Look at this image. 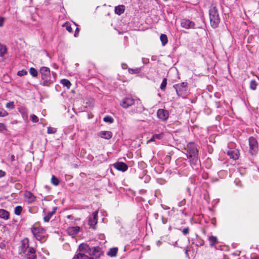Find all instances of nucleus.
<instances>
[{
  "mask_svg": "<svg viewBox=\"0 0 259 259\" xmlns=\"http://www.w3.org/2000/svg\"><path fill=\"white\" fill-rule=\"evenodd\" d=\"M103 120L106 122L112 123L114 119L110 116H106L103 118Z\"/></svg>",
  "mask_w": 259,
  "mask_h": 259,
  "instance_id": "nucleus-33",
  "label": "nucleus"
},
{
  "mask_svg": "<svg viewBox=\"0 0 259 259\" xmlns=\"http://www.w3.org/2000/svg\"><path fill=\"white\" fill-rule=\"evenodd\" d=\"M187 157L190 159V162L193 168L197 169L200 165L198 159V150L193 143H189L186 149Z\"/></svg>",
  "mask_w": 259,
  "mask_h": 259,
  "instance_id": "nucleus-2",
  "label": "nucleus"
},
{
  "mask_svg": "<svg viewBox=\"0 0 259 259\" xmlns=\"http://www.w3.org/2000/svg\"><path fill=\"white\" fill-rule=\"evenodd\" d=\"M100 136L102 138L108 140L112 137V134L110 131H102L100 133Z\"/></svg>",
  "mask_w": 259,
  "mask_h": 259,
  "instance_id": "nucleus-18",
  "label": "nucleus"
},
{
  "mask_svg": "<svg viewBox=\"0 0 259 259\" xmlns=\"http://www.w3.org/2000/svg\"><path fill=\"white\" fill-rule=\"evenodd\" d=\"M98 213L97 211H95L93 213L92 216L89 219V225L93 229H96V225L98 222Z\"/></svg>",
  "mask_w": 259,
  "mask_h": 259,
  "instance_id": "nucleus-8",
  "label": "nucleus"
},
{
  "mask_svg": "<svg viewBox=\"0 0 259 259\" xmlns=\"http://www.w3.org/2000/svg\"><path fill=\"white\" fill-rule=\"evenodd\" d=\"M24 253L26 254V259H36V258L35 250L32 247L28 248L26 253Z\"/></svg>",
  "mask_w": 259,
  "mask_h": 259,
  "instance_id": "nucleus-12",
  "label": "nucleus"
},
{
  "mask_svg": "<svg viewBox=\"0 0 259 259\" xmlns=\"http://www.w3.org/2000/svg\"><path fill=\"white\" fill-rule=\"evenodd\" d=\"M47 132L48 134H54L56 132V130L53 127H48Z\"/></svg>",
  "mask_w": 259,
  "mask_h": 259,
  "instance_id": "nucleus-38",
  "label": "nucleus"
},
{
  "mask_svg": "<svg viewBox=\"0 0 259 259\" xmlns=\"http://www.w3.org/2000/svg\"><path fill=\"white\" fill-rule=\"evenodd\" d=\"M140 69L139 68H137L136 69H129V72L130 73H132V74H133V73H139L140 72Z\"/></svg>",
  "mask_w": 259,
  "mask_h": 259,
  "instance_id": "nucleus-37",
  "label": "nucleus"
},
{
  "mask_svg": "<svg viewBox=\"0 0 259 259\" xmlns=\"http://www.w3.org/2000/svg\"><path fill=\"white\" fill-rule=\"evenodd\" d=\"M60 82L64 87H67V89H69L71 85L70 81L66 79H61Z\"/></svg>",
  "mask_w": 259,
  "mask_h": 259,
  "instance_id": "nucleus-22",
  "label": "nucleus"
},
{
  "mask_svg": "<svg viewBox=\"0 0 259 259\" xmlns=\"http://www.w3.org/2000/svg\"><path fill=\"white\" fill-rule=\"evenodd\" d=\"M178 96L185 95L187 90V83L186 82H182L174 85Z\"/></svg>",
  "mask_w": 259,
  "mask_h": 259,
  "instance_id": "nucleus-5",
  "label": "nucleus"
},
{
  "mask_svg": "<svg viewBox=\"0 0 259 259\" xmlns=\"http://www.w3.org/2000/svg\"><path fill=\"white\" fill-rule=\"evenodd\" d=\"M181 25L182 27L186 29L193 28L195 25L193 22L187 19L182 20Z\"/></svg>",
  "mask_w": 259,
  "mask_h": 259,
  "instance_id": "nucleus-13",
  "label": "nucleus"
},
{
  "mask_svg": "<svg viewBox=\"0 0 259 259\" xmlns=\"http://www.w3.org/2000/svg\"><path fill=\"white\" fill-rule=\"evenodd\" d=\"M22 211V207L21 206H17L14 209V213L17 215H20Z\"/></svg>",
  "mask_w": 259,
  "mask_h": 259,
  "instance_id": "nucleus-27",
  "label": "nucleus"
},
{
  "mask_svg": "<svg viewBox=\"0 0 259 259\" xmlns=\"http://www.w3.org/2000/svg\"><path fill=\"white\" fill-rule=\"evenodd\" d=\"M113 166L116 169L122 171H125L127 169V165L122 162H116L113 164Z\"/></svg>",
  "mask_w": 259,
  "mask_h": 259,
  "instance_id": "nucleus-14",
  "label": "nucleus"
},
{
  "mask_svg": "<svg viewBox=\"0 0 259 259\" xmlns=\"http://www.w3.org/2000/svg\"><path fill=\"white\" fill-rule=\"evenodd\" d=\"M5 175H6V172L2 170H0V178L4 177Z\"/></svg>",
  "mask_w": 259,
  "mask_h": 259,
  "instance_id": "nucleus-43",
  "label": "nucleus"
},
{
  "mask_svg": "<svg viewBox=\"0 0 259 259\" xmlns=\"http://www.w3.org/2000/svg\"><path fill=\"white\" fill-rule=\"evenodd\" d=\"M258 70H259V67L258 68Z\"/></svg>",
  "mask_w": 259,
  "mask_h": 259,
  "instance_id": "nucleus-52",
  "label": "nucleus"
},
{
  "mask_svg": "<svg viewBox=\"0 0 259 259\" xmlns=\"http://www.w3.org/2000/svg\"><path fill=\"white\" fill-rule=\"evenodd\" d=\"M29 247V240L27 238L23 239L21 242L20 253H26Z\"/></svg>",
  "mask_w": 259,
  "mask_h": 259,
  "instance_id": "nucleus-11",
  "label": "nucleus"
},
{
  "mask_svg": "<svg viewBox=\"0 0 259 259\" xmlns=\"http://www.w3.org/2000/svg\"><path fill=\"white\" fill-rule=\"evenodd\" d=\"M7 52L6 47L0 44V56H3Z\"/></svg>",
  "mask_w": 259,
  "mask_h": 259,
  "instance_id": "nucleus-28",
  "label": "nucleus"
},
{
  "mask_svg": "<svg viewBox=\"0 0 259 259\" xmlns=\"http://www.w3.org/2000/svg\"><path fill=\"white\" fill-rule=\"evenodd\" d=\"M157 117L163 121L166 120L168 117V112L162 109H159L157 112Z\"/></svg>",
  "mask_w": 259,
  "mask_h": 259,
  "instance_id": "nucleus-10",
  "label": "nucleus"
},
{
  "mask_svg": "<svg viewBox=\"0 0 259 259\" xmlns=\"http://www.w3.org/2000/svg\"><path fill=\"white\" fill-rule=\"evenodd\" d=\"M163 137V134H156L154 135V138L157 139H161Z\"/></svg>",
  "mask_w": 259,
  "mask_h": 259,
  "instance_id": "nucleus-40",
  "label": "nucleus"
},
{
  "mask_svg": "<svg viewBox=\"0 0 259 259\" xmlns=\"http://www.w3.org/2000/svg\"><path fill=\"white\" fill-rule=\"evenodd\" d=\"M31 232L33 233V235L35 237L36 239L38 240L41 241L45 237V231L42 229L32 228Z\"/></svg>",
  "mask_w": 259,
  "mask_h": 259,
  "instance_id": "nucleus-7",
  "label": "nucleus"
},
{
  "mask_svg": "<svg viewBox=\"0 0 259 259\" xmlns=\"http://www.w3.org/2000/svg\"><path fill=\"white\" fill-rule=\"evenodd\" d=\"M135 102L132 98H125L123 99L120 103V105L124 108H127L134 105Z\"/></svg>",
  "mask_w": 259,
  "mask_h": 259,
  "instance_id": "nucleus-9",
  "label": "nucleus"
},
{
  "mask_svg": "<svg viewBox=\"0 0 259 259\" xmlns=\"http://www.w3.org/2000/svg\"><path fill=\"white\" fill-rule=\"evenodd\" d=\"M185 199L183 200L182 201H181L179 204V206H181L185 204Z\"/></svg>",
  "mask_w": 259,
  "mask_h": 259,
  "instance_id": "nucleus-45",
  "label": "nucleus"
},
{
  "mask_svg": "<svg viewBox=\"0 0 259 259\" xmlns=\"http://www.w3.org/2000/svg\"><path fill=\"white\" fill-rule=\"evenodd\" d=\"M29 73L33 77L37 76V71L34 68L31 67L29 69Z\"/></svg>",
  "mask_w": 259,
  "mask_h": 259,
  "instance_id": "nucleus-29",
  "label": "nucleus"
},
{
  "mask_svg": "<svg viewBox=\"0 0 259 259\" xmlns=\"http://www.w3.org/2000/svg\"><path fill=\"white\" fill-rule=\"evenodd\" d=\"M208 240L210 243V246L213 247L214 245L217 244L219 241L217 238L215 236H211L209 237Z\"/></svg>",
  "mask_w": 259,
  "mask_h": 259,
  "instance_id": "nucleus-20",
  "label": "nucleus"
},
{
  "mask_svg": "<svg viewBox=\"0 0 259 259\" xmlns=\"http://www.w3.org/2000/svg\"><path fill=\"white\" fill-rule=\"evenodd\" d=\"M189 229L188 227H187V228H184L183 231H182V232L183 233V234L185 235H187L188 233H189Z\"/></svg>",
  "mask_w": 259,
  "mask_h": 259,
  "instance_id": "nucleus-41",
  "label": "nucleus"
},
{
  "mask_svg": "<svg viewBox=\"0 0 259 259\" xmlns=\"http://www.w3.org/2000/svg\"><path fill=\"white\" fill-rule=\"evenodd\" d=\"M99 249L98 247L90 248L87 244L82 243L79 246L74 259H93L90 256H99L100 254Z\"/></svg>",
  "mask_w": 259,
  "mask_h": 259,
  "instance_id": "nucleus-1",
  "label": "nucleus"
},
{
  "mask_svg": "<svg viewBox=\"0 0 259 259\" xmlns=\"http://www.w3.org/2000/svg\"><path fill=\"white\" fill-rule=\"evenodd\" d=\"M160 39L163 46H165L167 43V37L165 34H161Z\"/></svg>",
  "mask_w": 259,
  "mask_h": 259,
  "instance_id": "nucleus-24",
  "label": "nucleus"
},
{
  "mask_svg": "<svg viewBox=\"0 0 259 259\" xmlns=\"http://www.w3.org/2000/svg\"><path fill=\"white\" fill-rule=\"evenodd\" d=\"M51 183L55 186H58L59 184V181L55 176H52Z\"/></svg>",
  "mask_w": 259,
  "mask_h": 259,
  "instance_id": "nucleus-30",
  "label": "nucleus"
},
{
  "mask_svg": "<svg viewBox=\"0 0 259 259\" xmlns=\"http://www.w3.org/2000/svg\"><path fill=\"white\" fill-rule=\"evenodd\" d=\"M78 31H79V29L78 28H76V30H75V33H74V36L75 37H77V34L78 33Z\"/></svg>",
  "mask_w": 259,
  "mask_h": 259,
  "instance_id": "nucleus-46",
  "label": "nucleus"
},
{
  "mask_svg": "<svg viewBox=\"0 0 259 259\" xmlns=\"http://www.w3.org/2000/svg\"><path fill=\"white\" fill-rule=\"evenodd\" d=\"M39 71L41 74V84L44 86H48L53 82L50 70L48 67H42Z\"/></svg>",
  "mask_w": 259,
  "mask_h": 259,
  "instance_id": "nucleus-3",
  "label": "nucleus"
},
{
  "mask_svg": "<svg viewBox=\"0 0 259 259\" xmlns=\"http://www.w3.org/2000/svg\"><path fill=\"white\" fill-rule=\"evenodd\" d=\"M156 244L157 245V246H160L161 244V242L160 241H158L157 242H156Z\"/></svg>",
  "mask_w": 259,
  "mask_h": 259,
  "instance_id": "nucleus-48",
  "label": "nucleus"
},
{
  "mask_svg": "<svg viewBox=\"0 0 259 259\" xmlns=\"http://www.w3.org/2000/svg\"><path fill=\"white\" fill-rule=\"evenodd\" d=\"M250 89H251L252 90H255L256 88V86H257V83L255 81V80H251L250 82Z\"/></svg>",
  "mask_w": 259,
  "mask_h": 259,
  "instance_id": "nucleus-32",
  "label": "nucleus"
},
{
  "mask_svg": "<svg viewBox=\"0 0 259 259\" xmlns=\"http://www.w3.org/2000/svg\"><path fill=\"white\" fill-rule=\"evenodd\" d=\"M56 209H57V208H56V207H54V208H53V211H54V213L55 212V211H56Z\"/></svg>",
  "mask_w": 259,
  "mask_h": 259,
  "instance_id": "nucleus-50",
  "label": "nucleus"
},
{
  "mask_svg": "<svg viewBox=\"0 0 259 259\" xmlns=\"http://www.w3.org/2000/svg\"><path fill=\"white\" fill-rule=\"evenodd\" d=\"M7 108L12 110L15 108V104L14 102H9L6 105Z\"/></svg>",
  "mask_w": 259,
  "mask_h": 259,
  "instance_id": "nucleus-31",
  "label": "nucleus"
},
{
  "mask_svg": "<svg viewBox=\"0 0 259 259\" xmlns=\"http://www.w3.org/2000/svg\"><path fill=\"white\" fill-rule=\"evenodd\" d=\"M249 151L251 154L256 152L257 150V142L256 140L253 137H251L248 139Z\"/></svg>",
  "mask_w": 259,
  "mask_h": 259,
  "instance_id": "nucleus-6",
  "label": "nucleus"
},
{
  "mask_svg": "<svg viewBox=\"0 0 259 259\" xmlns=\"http://www.w3.org/2000/svg\"><path fill=\"white\" fill-rule=\"evenodd\" d=\"M209 19L211 26L213 28L217 27L220 22V19L218 10L213 5H212L209 9Z\"/></svg>",
  "mask_w": 259,
  "mask_h": 259,
  "instance_id": "nucleus-4",
  "label": "nucleus"
},
{
  "mask_svg": "<svg viewBox=\"0 0 259 259\" xmlns=\"http://www.w3.org/2000/svg\"><path fill=\"white\" fill-rule=\"evenodd\" d=\"M71 217V215H68V218H70Z\"/></svg>",
  "mask_w": 259,
  "mask_h": 259,
  "instance_id": "nucleus-51",
  "label": "nucleus"
},
{
  "mask_svg": "<svg viewBox=\"0 0 259 259\" xmlns=\"http://www.w3.org/2000/svg\"><path fill=\"white\" fill-rule=\"evenodd\" d=\"M4 19L3 17H0V27L2 26L4 24Z\"/></svg>",
  "mask_w": 259,
  "mask_h": 259,
  "instance_id": "nucleus-44",
  "label": "nucleus"
},
{
  "mask_svg": "<svg viewBox=\"0 0 259 259\" xmlns=\"http://www.w3.org/2000/svg\"><path fill=\"white\" fill-rule=\"evenodd\" d=\"M11 159L13 161L15 160V156L13 155H11Z\"/></svg>",
  "mask_w": 259,
  "mask_h": 259,
  "instance_id": "nucleus-49",
  "label": "nucleus"
},
{
  "mask_svg": "<svg viewBox=\"0 0 259 259\" xmlns=\"http://www.w3.org/2000/svg\"><path fill=\"white\" fill-rule=\"evenodd\" d=\"M227 153L231 158L234 160L238 159L239 156V152L237 149L229 150L227 151Z\"/></svg>",
  "mask_w": 259,
  "mask_h": 259,
  "instance_id": "nucleus-15",
  "label": "nucleus"
},
{
  "mask_svg": "<svg viewBox=\"0 0 259 259\" xmlns=\"http://www.w3.org/2000/svg\"><path fill=\"white\" fill-rule=\"evenodd\" d=\"M30 119L33 122L36 123L38 121V118L34 114L30 115Z\"/></svg>",
  "mask_w": 259,
  "mask_h": 259,
  "instance_id": "nucleus-36",
  "label": "nucleus"
},
{
  "mask_svg": "<svg viewBox=\"0 0 259 259\" xmlns=\"http://www.w3.org/2000/svg\"><path fill=\"white\" fill-rule=\"evenodd\" d=\"M155 138H154V135H153L152 138L147 141V143H149L151 141H154L155 140Z\"/></svg>",
  "mask_w": 259,
  "mask_h": 259,
  "instance_id": "nucleus-47",
  "label": "nucleus"
},
{
  "mask_svg": "<svg viewBox=\"0 0 259 259\" xmlns=\"http://www.w3.org/2000/svg\"><path fill=\"white\" fill-rule=\"evenodd\" d=\"M167 84V80L166 78H164L160 85V89L161 90H164Z\"/></svg>",
  "mask_w": 259,
  "mask_h": 259,
  "instance_id": "nucleus-35",
  "label": "nucleus"
},
{
  "mask_svg": "<svg viewBox=\"0 0 259 259\" xmlns=\"http://www.w3.org/2000/svg\"><path fill=\"white\" fill-rule=\"evenodd\" d=\"M125 7L123 5H120L115 7V13L118 15H120L123 13Z\"/></svg>",
  "mask_w": 259,
  "mask_h": 259,
  "instance_id": "nucleus-19",
  "label": "nucleus"
},
{
  "mask_svg": "<svg viewBox=\"0 0 259 259\" xmlns=\"http://www.w3.org/2000/svg\"><path fill=\"white\" fill-rule=\"evenodd\" d=\"M137 109L136 111V112H141L142 111L144 110V108L143 106L141 104V103L140 101H138L137 102Z\"/></svg>",
  "mask_w": 259,
  "mask_h": 259,
  "instance_id": "nucleus-25",
  "label": "nucleus"
},
{
  "mask_svg": "<svg viewBox=\"0 0 259 259\" xmlns=\"http://www.w3.org/2000/svg\"><path fill=\"white\" fill-rule=\"evenodd\" d=\"M118 248L117 247L112 248L110 249L107 254L110 256H115L117 254Z\"/></svg>",
  "mask_w": 259,
  "mask_h": 259,
  "instance_id": "nucleus-21",
  "label": "nucleus"
},
{
  "mask_svg": "<svg viewBox=\"0 0 259 259\" xmlns=\"http://www.w3.org/2000/svg\"><path fill=\"white\" fill-rule=\"evenodd\" d=\"M63 26L64 27H66V30L69 32H71L72 31V29L70 25V24L68 22H66L65 23Z\"/></svg>",
  "mask_w": 259,
  "mask_h": 259,
  "instance_id": "nucleus-34",
  "label": "nucleus"
},
{
  "mask_svg": "<svg viewBox=\"0 0 259 259\" xmlns=\"http://www.w3.org/2000/svg\"><path fill=\"white\" fill-rule=\"evenodd\" d=\"M80 231V227L78 226H74L69 227L67 232L70 235H74L77 234Z\"/></svg>",
  "mask_w": 259,
  "mask_h": 259,
  "instance_id": "nucleus-16",
  "label": "nucleus"
},
{
  "mask_svg": "<svg viewBox=\"0 0 259 259\" xmlns=\"http://www.w3.org/2000/svg\"><path fill=\"white\" fill-rule=\"evenodd\" d=\"M27 73V72L25 70H22L20 71H19L17 73L18 75L19 76H23L24 75H26Z\"/></svg>",
  "mask_w": 259,
  "mask_h": 259,
  "instance_id": "nucleus-39",
  "label": "nucleus"
},
{
  "mask_svg": "<svg viewBox=\"0 0 259 259\" xmlns=\"http://www.w3.org/2000/svg\"><path fill=\"white\" fill-rule=\"evenodd\" d=\"M54 214V211H52L48 212V214L44 218V221L46 222H48Z\"/></svg>",
  "mask_w": 259,
  "mask_h": 259,
  "instance_id": "nucleus-26",
  "label": "nucleus"
},
{
  "mask_svg": "<svg viewBox=\"0 0 259 259\" xmlns=\"http://www.w3.org/2000/svg\"><path fill=\"white\" fill-rule=\"evenodd\" d=\"M6 129L5 125L4 124L2 123H0V131H2L3 130H5Z\"/></svg>",
  "mask_w": 259,
  "mask_h": 259,
  "instance_id": "nucleus-42",
  "label": "nucleus"
},
{
  "mask_svg": "<svg viewBox=\"0 0 259 259\" xmlns=\"http://www.w3.org/2000/svg\"><path fill=\"white\" fill-rule=\"evenodd\" d=\"M26 196L29 199V202H32L35 200V196L30 192L26 194Z\"/></svg>",
  "mask_w": 259,
  "mask_h": 259,
  "instance_id": "nucleus-23",
  "label": "nucleus"
},
{
  "mask_svg": "<svg viewBox=\"0 0 259 259\" xmlns=\"http://www.w3.org/2000/svg\"><path fill=\"white\" fill-rule=\"evenodd\" d=\"M0 218L4 220H8L10 218L9 212L5 209H0Z\"/></svg>",
  "mask_w": 259,
  "mask_h": 259,
  "instance_id": "nucleus-17",
  "label": "nucleus"
}]
</instances>
